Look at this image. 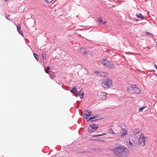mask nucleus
I'll list each match as a JSON object with an SVG mask.
<instances>
[{"label":"nucleus","instance_id":"f257e3e1","mask_svg":"<svg viewBox=\"0 0 157 157\" xmlns=\"http://www.w3.org/2000/svg\"><path fill=\"white\" fill-rule=\"evenodd\" d=\"M127 147L121 144L119 146L114 148L112 151L114 154L119 157H126L129 154V151Z\"/></svg>","mask_w":157,"mask_h":157},{"label":"nucleus","instance_id":"f03ea898","mask_svg":"<svg viewBox=\"0 0 157 157\" xmlns=\"http://www.w3.org/2000/svg\"><path fill=\"white\" fill-rule=\"evenodd\" d=\"M113 84L112 80L109 78L104 79L101 83V85L105 89L109 88L111 87Z\"/></svg>","mask_w":157,"mask_h":157},{"label":"nucleus","instance_id":"7ed1b4c3","mask_svg":"<svg viewBox=\"0 0 157 157\" xmlns=\"http://www.w3.org/2000/svg\"><path fill=\"white\" fill-rule=\"evenodd\" d=\"M101 61L103 66L108 67L110 69H113L114 68V65L113 64L107 60L106 58L102 59Z\"/></svg>","mask_w":157,"mask_h":157},{"label":"nucleus","instance_id":"20e7f679","mask_svg":"<svg viewBox=\"0 0 157 157\" xmlns=\"http://www.w3.org/2000/svg\"><path fill=\"white\" fill-rule=\"evenodd\" d=\"M146 139H147L148 137L145 136L144 133H141L138 139V142L142 146H144L145 144Z\"/></svg>","mask_w":157,"mask_h":157},{"label":"nucleus","instance_id":"39448f33","mask_svg":"<svg viewBox=\"0 0 157 157\" xmlns=\"http://www.w3.org/2000/svg\"><path fill=\"white\" fill-rule=\"evenodd\" d=\"M99 127V124L93 123L89 125L88 130L89 133H91L97 129Z\"/></svg>","mask_w":157,"mask_h":157},{"label":"nucleus","instance_id":"423d86ee","mask_svg":"<svg viewBox=\"0 0 157 157\" xmlns=\"http://www.w3.org/2000/svg\"><path fill=\"white\" fill-rule=\"evenodd\" d=\"M126 125L125 124H122V127H121L122 132L121 133V136L123 137L128 135L127 130L126 128Z\"/></svg>","mask_w":157,"mask_h":157},{"label":"nucleus","instance_id":"0eeeda50","mask_svg":"<svg viewBox=\"0 0 157 157\" xmlns=\"http://www.w3.org/2000/svg\"><path fill=\"white\" fill-rule=\"evenodd\" d=\"M17 31L19 33V34L21 35L22 36H24V34L23 33V31L21 30V27L20 24H19L18 25L17 24L16 25Z\"/></svg>","mask_w":157,"mask_h":157},{"label":"nucleus","instance_id":"6e6552de","mask_svg":"<svg viewBox=\"0 0 157 157\" xmlns=\"http://www.w3.org/2000/svg\"><path fill=\"white\" fill-rule=\"evenodd\" d=\"M71 92L73 94H75L77 93V86H74L71 90H70Z\"/></svg>","mask_w":157,"mask_h":157},{"label":"nucleus","instance_id":"1a4fd4ad","mask_svg":"<svg viewBox=\"0 0 157 157\" xmlns=\"http://www.w3.org/2000/svg\"><path fill=\"white\" fill-rule=\"evenodd\" d=\"M79 52L81 54H83L84 55L87 54L86 49L84 47H82L79 50Z\"/></svg>","mask_w":157,"mask_h":157},{"label":"nucleus","instance_id":"9d476101","mask_svg":"<svg viewBox=\"0 0 157 157\" xmlns=\"http://www.w3.org/2000/svg\"><path fill=\"white\" fill-rule=\"evenodd\" d=\"M136 16L137 17L140 18L141 19H146L144 15L141 13H137L136 14Z\"/></svg>","mask_w":157,"mask_h":157},{"label":"nucleus","instance_id":"9b49d317","mask_svg":"<svg viewBox=\"0 0 157 157\" xmlns=\"http://www.w3.org/2000/svg\"><path fill=\"white\" fill-rule=\"evenodd\" d=\"M134 135H136L140 132L139 129L138 128H135L133 131Z\"/></svg>","mask_w":157,"mask_h":157},{"label":"nucleus","instance_id":"f8f14e48","mask_svg":"<svg viewBox=\"0 0 157 157\" xmlns=\"http://www.w3.org/2000/svg\"><path fill=\"white\" fill-rule=\"evenodd\" d=\"M106 94L105 92H102L101 93V94L100 95L99 98H100L101 99H105V95Z\"/></svg>","mask_w":157,"mask_h":157},{"label":"nucleus","instance_id":"ddd939ff","mask_svg":"<svg viewBox=\"0 0 157 157\" xmlns=\"http://www.w3.org/2000/svg\"><path fill=\"white\" fill-rule=\"evenodd\" d=\"M136 87V85L135 84H132L129 86V88L131 90H134L135 88Z\"/></svg>","mask_w":157,"mask_h":157},{"label":"nucleus","instance_id":"4468645a","mask_svg":"<svg viewBox=\"0 0 157 157\" xmlns=\"http://www.w3.org/2000/svg\"><path fill=\"white\" fill-rule=\"evenodd\" d=\"M90 140H95V141H99L101 142H105V140H101V139H89Z\"/></svg>","mask_w":157,"mask_h":157},{"label":"nucleus","instance_id":"2eb2a0df","mask_svg":"<svg viewBox=\"0 0 157 157\" xmlns=\"http://www.w3.org/2000/svg\"><path fill=\"white\" fill-rule=\"evenodd\" d=\"M134 92L138 94H140L141 93V91L140 89L138 87H136L134 89Z\"/></svg>","mask_w":157,"mask_h":157},{"label":"nucleus","instance_id":"dca6fc26","mask_svg":"<svg viewBox=\"0 0 157 157\" xmlns=\"http://www.w3.org/2000/svg\"><path fill=\"white\" fill-rule=\"evenodd\" d=\"M106 135V134L105 133H103L101 134L93 135L92 136L93 137H99V136H104V135Z\"/></svg>","mask_w":157,"mask_h":157},{"label":"nucleus","instance_id":"f3484780","mask_svg":"<svg viewBox=\"0 0 157 157\" xmlns=\"http://www.w3.org/2000/svg\"><path fill=\"white\" fill-rule=\"evenodd\" d=\"M90 116L89 115V114L86 113H84V114L82 115V117H83V118L84 119H85L86 120V119H87Z\"/></svg>","mask_w":157,"mask_h":157},{"label":"nucleus","instance_id":"a211bd4d","mask_svg":"<svg viewBox=\"0 0 157 157\" xmlns=\"http://www.w3.org/2000/svg\"><path fill=\"white\" fill-rule=\"evenodd\" d=\"M50 69V67L49 66H48L46 67V68H44V71L46 73L48 74L49 72V70Z\"/></svg>","mask_w":157,"mask_h":157},{"label":"nucleus","instance_id":"6ab92c4d","mask_svg":"<svg viewBox=\"0 0 157 157\" xmlns=\"http://www.w3.org/2000/svg\"><path fill=\"white\" fill-rule=\"evenodd\" d=\"M84 113H86L88 114H89V115L90 116H91L92 112L91 111V110H85L84 111Z\"/></svg>","mask_w":157,"mask_h":157},{"label":"nucleus","instance_id":"aec40b11","mask_svg":"<svg viewBox=\"0 0 157 157\" xmlns=\"http://www.w3.org/2000/svg\"><path fill=\"white\" fill-rule=\"evenodd\" d=\"M140 144L139 143V142L138 143L137 142L134 143H133L132 146L135 147H138L139 146V144Z\"/></svg>","mask_w":157,"mask_h":157},{"label":"nucleus","instance_id":"412c9836","mask_svg":"<svg viewBox=\"0 0 157 157\" xmlns=\"http://www.w3.org/2000/svg\"><path fill=\"white\" fill-rule=\"evenodd\" d=\"M94 118H93V117L92 115H91V116H90V117H89L87 119H86V121L87 122H88L89 121L90 122V121L92 120L93 119H94Z\"/></svg>","mask_w":157,"mask_h":157},{"label":"nucleus","instance_id":"4be33fe9","mask_svg":"<svg viewBox=\"0 0 157 157\" xmlns=\"http://www.w3.org/2000/svg\"><path fill=\"white\" fill-rule=\"evenodd\" d=\"M107 75V73L105 72H102L99 75V76H106Z\"/></svg>","mask_w":157,"mask_h":157},{"label":"nucleus","instance_id":"5701e85b","mask_svg":"<svg viewBox=\"0 0 157 157\" xmlns=\"http://www.w3.org/2000/svg\"><path fill=\"white\" fill-rule=\"evenodd\" d=\"M33 54L35 59L37 61H39V59L38 54L34 53H33Z\"/></svg>","mask_w":157,"mask_h":157},{"label":"nucleus","instance_id":"b1692460","mask_svg":"<svg viewBox=\"0 0 157 157\" xmlns=\"http://www.w3.org/2000/svg\"><path fill=\"white\" fill-rule=\"evenodd\" d=\"M146 108V106H143L140 108L139 109L138 111L139 112H142L144 109Z\"/></svg>","mask_w":157,"mask_h":157},{"label":"nucleus","instance_id":"393cba45","mask_svg":"<svg viewBox=\"0 0 157 157\" xmlns=\"http://www.w3.org/2000/svg\"><path fill=\"white\" fill-rule=\"evenodd\" d=\"M104 118V117H101V118H97V119H94V120L93 119L92 120L90 121V122H94V121H97L98 120H101V119H103Z\"/></svg>","mask_w":157,"mask_h":157},{"label":"nucleus","instance_id":"a878e982","mask_svg":"<svg viewBox=\"0 0 157 157\" xmlns=\"http://www.w3.org/2000/svg\"><path fill=\"white\" fill-rule=\"evenodd\" d=\"M44 53H43L42 52V58L43 59H46V55L45 54V52H44Z\"/></svg>","mask_w":157,"mask_h":157},{"label":"nucleus","instance_id":"bb28decb","mask_svg":"<svg viewBox=\"0 0 157 157\" xmlns=\"http://www.w3.org/2000/svg\"><path fill=\"white\" fill-rule=\"evenodd\" d=\"M147 34H149L151 36H153V34H152L147 32H146L144 33V36H146Z\"/></svg>","mask_w":157,"mask_h":157},{"label":"nucleus","instance_id":"cd10ccee","mask_svg":"<svg viewBox=\"0 0 157 157\" xmlns=\"http://www.w3.org/2000/svg\"><path fill=\"white\" fill-rule=\"evenodd\" d=\"M98 22L99 23H101L103 22V20L101 18L99 17L98 19Z\"/></svg>","mask_w":157,"mask_h":157},{"label":"nucleus","instance_id":"c85d7f7f","mask_svg":"<svg viewBox=\"0 0 157 157\" xmlns=\"http://www.w3.org/2000/svg\"><path fill=\"white\" fill-rule=\"evenodd\" d=\"M109 132L111 134H116V133L114 132L113 130L112 129H109Z\"/></svg>","mask_w":157,"mask_h":157},{"label":"nucleus","instance_id":"c756f323","mask_svg":"<svg viewBox=\"0 0 157 157\" xmlns=\"http://www.w3.org/2000/svg\"><path fill=\"white\" fill-rule=\"evenodd\" d=\"M84 93L83 92H82L80 94V98L81 99H82L83 98V96H84Z\"/></svg>","mask_w":157,"mask_h":157},{"label":"nucleus","instance_id":"7c9ffc66","mask_svg":"<svg viewBox=\"0 0 157 157\" xmlns=\"http://www.w3.org/2000/svg\"><path fill=\"white\" fill-rule=\"evenodd\" d=\"M92 115L94 119L95 118L97 117L98 116L99 114H95L94 115L92 114Z\"/></svg>","mask_w":157,"mask_h":157},{"label":"nucleus","instance_id":"2f4dec72","mask_svg":"<svg viewBox=\"0 0 157 157\" xmlns=\"http://www.w3.org/2000/svg\"><path fill=\"white\" fill-rule=\"evenodd\" d=\"M94 73L96 75H98V74H101L100 72L98 71H95L94 72Z\"/></svg>","mask_w":157,"mask_h":157},{"label":"nucleus","instance_id":"473e14b6","mask_svg":"<svg viewBox=\"0 0 157 157\" xmlns=\"http://www.w3.org/2000/svg\"><path fill=\"white\" fill-rule=\"evenodd\" d=\"M128 145H130L131 146H132L133 145V143L130 141L129 140L128 141Z\"/></svg>","mask_w":157,"mask_h":157},{"label":"nucleus","instance_id":"72a5a7b5","mask_svg":"<svg viewBox=\"0 0 157 157\" xmlns=\"http://www.w3.org/2000/svg\"><path fill=\"white\" fill-rule=\"evenodd\" d=\"M48 3H51L53 0H44Z\"/></svg>","mask_w":157,"mask_h":157},{"label":"nucleus","instance_id":"f704fd0d","mask_svg":"<svg viewBox=\"0 0 157 157\" xmlns=\"http://www.w3.org/2000/svg\"><path fill=\"white\" fill-rule=\"evenodd\" d=\"M82 90V89L80 91H79L78 92L77 91V93L76 94L77 95H79L81 93V91Z\"/></svg>","mask_w":157,"mask_h":157},{"label":"nucleus","instance_id":"c9c22d12","mask_svg":"<svg viewBox=\"0 0 157 157\" xmlns=\"http://www.w3.org/2000/svg\"><path fill=\"white\" fill-rule=\"evenodd\" d=\"M10 14H8L7 16L6 15V18L8 20L9 19H10V18H9V17H10Z\"/></svg>","mask_w":157,"mask_h":157},{"label":"nucleus","instance_id":"e433bc0d","mask_svg":"<svg viewBox=\"0 0 157 157\" xmlns=\"http://www.w3.org/2000/svg\"><path fill=\"white\" fill-rule=\"evenodd\" d=\"M53 156H54V157H59V155L57 154H55L53 155Z\"/></svg>","mask_w":157,"mask_h":157},{"label":"nucleus","instance_id":"4c0bfd02","mask_svg":"<svg viewBox=\"0 0 157 157\" xmlns=\"http://www.w3.org/2000/svg\"><path fill=\"white\" fill-rule=\"evenodd\" d=\"M154 67H155V68L156 69V70H157V65L155 63L154 64Z\"/></svg>","mask_w":157,"mask_h":157},{"label":"nucleus","instance_id":"58836bf2","mask_svg":"<svg viewBox=\"0 0 157 157\" xmlns=\"http://www.w3.org/2000/svg\"><path fill=\"white\" fill-rule=\"evenodd\" d=\"M154 67H155V68L156 69V70H157V65L155 63L154 64Z\"/></svg>","mask_w":157,"mask_h":157},{"label":"nucleus","instance_id":"ea45409f","mask_svg":"<svg viewBox=\"0 0 157 157\" xmlns=\"http://www.w3.org/2000/svg\"><path fill=\"white\" fill-rule=\"evenodd\" d=\"M154 67H155V68L156 69V70H157V65L155 63L154 64Z\"/></svg>","mask_w":157,"mask_h":157},{"label":"nucleus","instance_id":"a19ab883","mask_svg":"<svg viewBox=\"0 0 157 157\" xmlns=\"http://www.w3.org/2000/svg\"><path fill=\"white\" fill-rule=\"evenodd\" d=\"M106 22H107L106 21H103V22L101 23H102L103 25H105L106 24Z\"/></svg>","mask_w":157,"mask_h":157},{"label":"nucleus","instance_id":"79ce46f5","mask_svg":"<svg viewBox=\"0 0 157 157\" xmlns=\"http://www.w3.org/2000/svg\"><path fill=\"white\" fill-rule=\"evenodd\" d=\"M53 76V75H50V78L51 79H53V78H52V77Z\"/></svg>","mask_w":157,"mask_h":157},{"label":"nucleus","instance_id":"37998d69","mask_svg":"<svg viewBox=\"0 0 157 157\" xmlns=\"http://www.w3.org/2000/svg\"><path fill=\"white\" fill-rule=\"evenodd\" d=\"M127 91H128V92H129L131 90H130V89L129 88V86L127 88Z\"/></svg>","mask_w":157,"mask_h":157},{"label":"nucleus","instance_id":"c03bdc74","mask_svg":"<svg viewBox=\"0 0 157 157\" xmlns=\"http://www.w3.org/2000/svg\"><path fill=\"white\" fill-rule=\"evenodd\" d=\"M79 36L80 37H81V38H84L83 36H81V35H80V34H79Z\"/></svg>","mask_w":157,"mask_h":157},{"label":"nucleus","instance_id":"a18cd8bd","mask_svg":"<svg viewBox=\"0 0 157 157\" xmlns=\"http://www.w3.org/2000/svg\"><path fill=\"white\" fill-rule=\"evenodd\" d=\"M139 21V19H136L135 20V21H136V22H138V21Z\"/></svg>","mask_w":157,"mask_h":157},{"label":"nucleus","instance_id":"49530a36","mask_svg":"<svg viewBox=\"0 0 157 157\" xmlns=\"http://www.w3.org/2000/svg\"><path fill=\"white\" fill-rule=\"evenodd\" d=\"M132 143H136V142H135V141L134 140H132Z\"/></svg>","mask_w":157,"mask_h":157},{"label":"nucleus","instance_id":"de8ad7c7","mask_svg":"<svg viewBox=\"0 0 157 157\" xmlns=\"http://www.w3.org/2000/svg\"><path fill=\"white\" fill-rule=\"evenodd\" d=\"M144 33L143 34H141V37H143V36H144Z\"/></svg>","mask_w":157,"mask_h":157},{"label":"nucleus","instance_id":"09e8293b","mask_svg":"<svg viewBox=\"0 0 157 157\" xmlns=\"http://www.w3.org/2000/svg\"><path fill=\"white\" fill-rule=\"evenodd\" d=\"M58 84L59 85H61V84H62V83L61 82H59L58 83Z\"/></svg>","mask_w":157,"mask_h":157},{"label":"nucleus","instance_id":"8fccbe9b","mask_svg":"<svg viewBox=\"0 0 157 157\" xmlns=\"http://www.w3.org/2000/svg\"><path fill=\"white\" fill-rule=\"evenodd\" d=\"M4 1H8V0H4Z\"/></svg>","mask_w":157,"mask_h":157},{"label":"nucleus","instance_id":"3c124183","mask_svg":"<svg viewBox=\"0 0 157 157\" xmlns=\"http://www.w3.org/2000/svg\"><path fill=\"white\" fill-rule=\"evenodd\" d=\"M53 156H53V155H52V156H51L50 157H54Z\"/></svg>","mask_w":157,"mask_h":157},{"label":"nucleus","instance_id":"603ef678","mask_svg":"<svg viewBox=\"0 0 157 157\" xmlns=\"http://www.w3.org/2000/svg\"><path fill=\"white\" fill-rule=\"evenodd\" d=\"M146 48V47H145V48H144V49H145V48Z\"/></svg>","mask_w":157,"mask_h":157},{"label":"nucleus","instance_id":"864d4df0","mask_svg":"<svg viewBox=\"0 0 157 157\" xmlns=\"http://www.w3.org/2000/svg\"><path fill=\"white\" fill-rule=\"evenodd\" d=\"M63 85H62V88H63Z\"/></svg>","mask_w":157,"mask_h":157}]
</instances>
